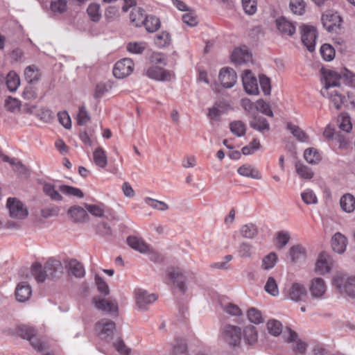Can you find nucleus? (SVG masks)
<instances>
[{
    "label": "nucleus",
    "instance_id": "1",
    "mask_svg": "<svg viewBox=\"0 0 355 355\" xmlns=\"http://www.w3.org/2000/svg\"><path fill=\"white\" fill-rule=\"evenodd\" d=\"M332 286L339 293L355 298V275L337 272L333 277Z\"/></svg>",
    "mask_w": 355,
    "mask_h": 355
},
{
    "label": "nucleus",
    "instance_id": "2",
    "mask_svg": "<svg viewBox=\"0 0 355 355\" xmlns=\"http://www.w3.org/2000/svg\"><path fill=\"white\" fill-rule=\"evenodd\" d=\"M241 328L232 324H225L220 330V337L230 347H239L241 343Z\"/></svg>",
    "mask_w": 355,
    "mask_h": 355
},
{
    "label": "nucleus",
    "instance_id": "3",
    "mask_svg": "<svg viewBox=\"0 0 355 355\" xmlns=\"http://www.w3.org/2000/svg\"><path fill=\"white\" fill-rule=\"evenodd\" d=\"M285 298L295 302H306L308 291L306 286L298 282L291 284L284 290Z\"/></svg>",
    "mask_w": 355,
    "mask_h": 355
},
{
    "label": "nucleus",
    "instance_id": "4",
    "mask_svg": "<svg viewBox=\"0 0 355 355\" xmlns=\"http://www.w3.org/2000/svg\"><path fill=\"white\" fill-rule=\"evenodd\" d=\"M320 93L323 97L329 100L330 104L336 110H340L342 105L345 102L347 103L340 87L322 89Z\"/></svg>",
    "mask_w": 355,
    "mask_h": 355
},
{
    "label": "nucleus",
    "instance_id": "5",
    "mask_svg": "<svg viewBox=\"0 0 355 355\" xmlns=\"http://www.w3.org/2000/svg\"><path fill=\"white\" fill-rule=\"evenodd\" d=\"M309 291L311 298L314 300H322L326 297L327 284L322 277H314L309 284Z\"/></svg>",
    "mask_w": 355,
    "mask_h": 355
},
{
    "label": "nucleus",
    "instance_id": "6",
    "mask_svg": "<svg viewBox=\"0 0 355 355\" xmlns=\"http://www.w3.org/2000/svg\"><path fill=\"white\" fill-rule=\"evenodd\" d=\"M300 28L303 44L308 51L313 52L315 50L318 36L316 28L307 24L302 25Z\"/></svg>",
    "mask_w": 355,
    "mask_h": 355
},
{
    "label": "nucleus",
    "instance_id": "7",
    "mask_svg": "<svg viewBox=\"0 0 355 355\" xmlns=\"http://www.w3.org/2000/svg\"><path fill=\"white\" fill-rule=\"evenodd\" d=\"M284 337L286 342L295 343L292 347L293 352L296 355H304L306 352L307 344L298 338L297 334L291 328L284 331Z\"/></svg>",
    "mask_w": 355,
    "mask_h": 355
},
{
    "label": "nucleus",
    "instance_id": "8",
    "mask_svg": "<svg viewBox=\"0 0 355 355\" xmlns=\"http://www.w3.org/2000/svg\"><path fill=\"white\" fill-rule=\"evenodd\" d=\"M6 207L12 218L21 220L28 216V212L26 207L16 198H8Z\"/></svg>",
    "mask_w": 355,
    "mask_h": 355
},
{
    "label": "nucleus",
    "instance_id": "9",
    "mask_svg": "<svg viewBox=\"0 0 355 355\" xmlns=\"http://www.w3.org/2000/svg\"><path fill=\"white\" fill-rule=\"evenodd\" d=\"M164 67L150 64L146 69L145 74L149 78L158 81L171 80L173 78L174 74L172 71L165 69Z\"/></svg>",
    "mask_w": 355,
    "mask_h": 355
},
{
    "label": "nucleus",
    "instance_id": "10",
    "mask_svg": "<svg viewBox=\"0 0 355 355\" xmlns=\"http://www.w3.org/2000/svg\"><path fill=\"white\" fill-rule=\"evenodd\" d=\"M322 23L329 32H336L340 27L342 19L336 12L329 10L322 15Z\"/></svg>",
    "mask_w": 355,
    "mask_h": 355
},
{
    "label": "nucleus",
    "instance_id": "11",
    "mask_svg": "<svg viewBox=\"0 0 355 355\" xmlns=\"http://www.w3.org/2000/svg\"><path fill=\"white\" fill-rule=\"evenodd\" d=\"M116 329L115 323L108 319H102L95 326V331L98 336L103 340L112 338Z\"/></svg>",
    "mask_w": 355,
    "mask_h": 355
},
{
    "label": "nucleus",
    "instance_id": "12",
    "mask_svg": "<svg viewBox=\"0 0 355 355\" xmlns=\"http://www.w3.org/2000/svg\"><path fill=\"white\" fill-rule=\"evenodd\" d=\"M334 264V261L332 257L325 252H322L319 254L316 260L315 271L321 275H324L331 272Z\"/></svg>",
    "mask_w": 355,
    "mask_h": 355
},
{
    "label": "nucleus",
    "instance_id": "13",
    "mask_svg": "<svg viewBox=\"0 0 355 355\" xmlns=\"http://www.w3.org/2000/svg\"><path fill=\"white\" fill-rule=\"evenodd\" d=\"M133 70V61L130 58H123L115 64L113 74L117 78H123L130 75Z\"/></svg>",
    "mask_w": 355,
    "mask_h": 355
},
{
    "label": "nucleus",
    "instance_id": "14",
    "mask_svg": "<svg viewBox=\"0 0 355 355\" xmlns=\"http://www.w3.org/2000/svg\"><path fill=\"white\" fill-rule=\"evenodd\" d=\"M19 335L24 338L31 342L32 347L39 351L42 352L45 349V343L41 342L35 337L36 330L30 327H23L19 330Z\"/></svg>",
    "mask_w": 355,
    "mask_h": 355
},
{
    "label": "nucleus",
    "instance_id": "15",
    "mask_svg": "<svg viewBox=\"0 0 355 355\" xmlns=\"http://www.w3.org/2000/svg\"><path fill=\"white\" fill-rule=\"evenodd\" d=\"M166 275L168 279L175 285L181 292H186L185 277L180 268L178 267H170L166 270Z\"/></svg>",
    "mask_w": 355,
    "mask_h": 355
},
{
    "label": "nucleus",
    "instance_id": "16",
    "mask_svg": "<svg viewBox=\"0 0 355 355\" xmlns=\"http://www.w3.org/2000/svg\"><path fill=\"white\" fill-rule=\"evenodd\" d=\"M157 299L155 294H149L144 290L138 289L135 291L136 304L140 310H146L148 306L155 302Z\"/></svg>",
    "mask_w": 355,
    "mask_h": 355
},
{
    "label": "nucleus",
    "instance_id": "17",
    "mask_svg": "<svg viewBox=\"0 0 355 355\" xmlns=\"http://www.w3.org/2000/svg\"><path fill=\"white\" fill-rule=\"evenodd\" d=\"M242 82L245 92L249 95L259 94L257 78L252 76L251 71L245 70L242 76Z\"/></svg>",
    "mask_w": 355,
    "mask_h": 355
},
{
    "label": "nucleus",
    "instance_id": "18",
    "mask_svg": "<svg viewBox=\"0 0 355 355\" xmlns=\"http://www.w3.org/2000/svg\"><path fill=\"white\" fill-rule=\"evenodd\" d=\"M275 25L282 35L293 36L296 32L295 23L285 17H279L276 19Z\"/></svg>",
    "mask_w": 355,
    "mask_h": 355
},
{
    "label": "nucleus",
    "instance_id": "19",
    "mask_svg": "<svg viewBox=\"0 0 355 355\" xmlns=\"http://www.w3.org/2000/svg\"><path fill=\"white\" fill-rule=\"evenodd\" d=\"M237 76L235 71L229 67L223 68L219 73V80L226 88L232 87L236 83Z\"/></svg>",
    "mask_w": 355,
    "mask_h": 355
},
{
    "label": "nucleus",
    "instance_id": "20",
    "mask_svg": "<svg viewBox=\"0 0 355 355\" xmlns=\"http://www.w3.org/2000/svg\"><path fill=\"white\" fill-rule=\"evenodd\" d=\"M93 302L96 308L99 310L110 313L118 311V304L114 300L101 299L99 297H95L93 298Z\"/></svg>",
    "mask_w": 355,
    "mask_h": 355
},
{
    "label": "nucleus",
    "instance_id": "21",
    "mask_svg": "<svg viewBox=\"0 0 355 355\" xmlns=\"http://www.w3.org/2000/svg\"><path fill=\"white\" fill-rule=\"evenodd\" d=\"M232 61L236 64H241L251 61L252 54L246 46L236 48L231 55Z\"/></svg>",
    "mask_w": 355,
    "mask_h": 355
},
{
    "label": "nucleus",
    "instance_id": "22",
    "mask_svg": "<svg viewBox=\"0 0 355 355\" xmlns=\"http://www.w3.org/2000/svg\"><path fill=\"white\" fill-rule=\"evenodd\" d=\"M348 244L347 237L340 232L335 233L331 237V245L333 250L338 254H343Z\"/></svg>",
    "mask_w": 355,
    "mask_h": 355
},
{
    "label": "nucleus",
    "instance_id": "23",
    "mask_svg": "<svg viewBox=\"0 0 355 355\" xmlns=\"http://www.w3.org/2000/svg\"><path fill=\"white\" fill-rule=\"evenodd\" d=\"M47 278H54L62 273L63 268L60 261L49 259L44 264Z\"/></svg>",
    "mask_w": 355,
    "mask_h": 355
},
{
    "label": "nucleus",
    "instance_id": "24",
    "mask_svg": "<svg viewBox=\"0 0 355 355\" xmlns=\"http://www.w3.org/2000/svg\"><path fill=\"white\" fill-rule=\"evenodd\" d=\"M32 295V288L26 282L17 284L15 289V297L19 302H24L29 300Z\"/></svg>",
    "mask_w": 355,
    "mask_h": 355
},
{
    "label": "nucleus",
    "instance_id": "25",
    "mask_svg": "<svg viewBox=\"0 0 355 355\" xmlns=\"http://www.w3.org/2000/svg\"><path fill=\"white\" fill-rule=\"evenodd\" d=\"M324 87L322 89L340 87V76L338 73L331 70L323 71Z\"/></svg>",
    "mask_w": 355,
    "mask_h": 355
},
{
    "label": "nucleus",
    "instance_id": "26",
    "mask_svg": "<svg viewBox=\"0 0 355 355\" xmlns=\"http://www.w3.org/2000/svg\"><path fill=\"white\" fill-rule=\"evenodd\" d=\"M44 194L53 201H62L63 198L60 193L58 186L52 182H44L42 186Z\"/></svg>",
    "mask_w": 355,
    "mask_h": 355
},
{
    "label": "nucleus",
    "instance_id": "27",
    "mask_svg": "<svg viewBox=\"0 0 355 355\" xmlns=\"http://www.w3.org/2000/svg\"><path fill=\"white\" fill-rule=\"evenodd\" d=\"M245 344L254 345L258 341V331L251 324L245 326L242 332Z\"/></svg>",
    "mask_w": 355,
    "mask_h": 355
},
{
    "label": "nucleus",
    "instance_id": "28",
    "mask_svg": "<svg viewBox=\"0 0 355 355\" xmlns=\"http://www.w3.org/2000/svg\"><path fill=\"white\" fill-rule=\"evenodd\" d=\"M237 173L243 177L250 178L255 180L261 178V173L250 164H243L237 169Z\"/></svg>",
    "mask_w": 355,
    "mask_h": 355
},
{
    "label": "nucleus",
    "instance_id": "29",
    "mask_svg": "<svg viewBox=\"0 0 355 355\" xmlns=\"http://www.w3.org/2000/svg\"><path fill=\"white\" fill-rule=\"evenodd\" d=\"M340 205L345 212H353L355 210V197L350 193L343 195L340 198Z\"/></svg>",
    "mask_w": 355,
    "mask_h": 355
},
{
    "label": "nucleus",
    "instance_id": "30",
    "mask_svg": "<svg viewBox=\"0 0 355 355\" xmlns=\"http://www.w3.org/2000/svg\"><path fill=\"white\" fill-rule=\"evenodd\" d=\"M127 242L130 248L141 253H145L149 250L148 245L140 238L129 236L127 239Z\"/></svg>",
    "mask_w": 355,
    "mask_h": 355
},
{
    "label": "nucleus",
    "instance_id": "31",
    "mask_svg": "<svg viewBox=\"0 0 355 355\" xmlns=\"http://www.w3.org/2000/svg\"><path fill=\"white\" fill-rule=\"evenodd\" d=\"M145 15L144 11L139 7H135L130 14V23L137 27L141 26L144 22Z\"/></svg>",
    "mask_w": 355,
    "mask_h": 355
},
{
    "label": "nucleus",
    "instance_id": "32",
    "mask_svg": "<svg viewBox=\"0 0 355 355\" xmlns=\"http://www.w3.org/2000/svg\"><path fill=\"white\" fill-rule=\"evenodd\" d=\"M66 266L70 273L76 277H82L85 275V269L83 265L76 259L67 261Z\"/></svg>",
    "mask_w": 355,
    "mask_h": 355
},
{
    "label": "nucleus",
    "instance_id": "33",
    "mask_svg": "<svg viewBox=\"0 0 355 355\" xmlns=\"http://www.w3.org/2000/svg\"><path fill=\"white\" fill-rule=\"evenodd\" d=\"M289 9L295 15H304L306 12V3L304 0H290Z\"/></svg>",
    "mask_w": 355,
    "mask_h": 355
},
{
    "label": "nucleus",
    "instance_id": "34",
    "mask_svg": "<svg viewBox=\"0 0 355 355\" xmlns=\"http://www.w3.org/2000/svg\"><path fill=\"white\" fill-rule=\"evenodd\" d=\"M289 255L293 262H300L305 259L306 250L302 245H293L289 250Z\"/></svg>",
    "mask_w": 355,
    "mask_h": 355
},
{
    "label": "nucleus",
    "instance_id": "35",
    "mask_svg": "<svg viewBox=\"0 0 355 355\" xmlns=\"http://www.w3.org/2000/svg\"><path fill=\"white\" fill-rule=\"evenodd\" d=\"M93 159L94 164L100 168H105L107 164L106 153L101 147L97 148L94 151Z\"/></svg>",
    "mask_w": 355,
    "mask_h": 355
},
{
    "label": "nucleus",
    "instance_id": "36",
    "mask_svg": "<svg viewBox=\"0 0 355 355\" xmlns=\"http://www.w3.org/2000/svg\"><path fill=\"white\" fill-rule=\"evenodd\" d=\"M251 128L261 132L264 130H269L270 125L267 120L262 116H254L253 119L250 122Z\"/></svg>",
    "mask_w": 355,
    "mask_h": 355
},
{
    "label": "nucleus",
    "instance_id": "37",
    "mask_svg": "<svg viewBox=\"0 0 355 355\" xmlns=\"http://www.w3.org/2000/svg\"><path fill=\"white\" fill-rule=\"evenodd\" d=\"M68 215L76 222H80L85 219L87 212L85 209L80 206H73L68 210Z\"/></svg>",
    "mask_w": 355,
    "mask_h": 355
},
{
    "label": "nucleus",
    "instance_id": "38",
    "mask_svg": "<svg viewBox=\"0 0 355 355\" xmlns=\"http://www.w3.org/2000/svg\"><path fill=\"white\" fill-rule=\"evenodd\" d=\"M85 207L89 214L98 218L104 216L107 208L106 205L103 203L86 204Z\"/></svg>",
    "mask_w": 355,
    "mask_h": 355
},
{
    "label": "nucleus",
    "instance_id": "39",
    "mask_svg": "<svg viewBox=\"0 0 355 355\" xmlns=\"http://www.w3.org/2000/svg\"><path fill=\"white\" fill-rule=\"evenodd\" d=\"M45 270L44 266H42L38 263H34L31 267V273L37 282H43L47 279Z\"/></svg>",
    "mask_w": 355,
    "mask_h": 355
},
{
    "label": "nucleus",
    "instance_id": "40",
    "mask_svg": "<svg viewBox=\"0 0 355 355\" xmlns=\"http://www.w3.org/2000/svg\"><path fill=\"white\" fill-rule=\"evenodd\" d=\"M25 78L29 83H35L39 80L40 73L38 68L35 65L28 66L24 71Z\"/></svg>",
    "mask_w": 355,
    "mask_h": 355
},
{
    "label": "nucleus",
    "instance_id": "41",
    "mask_svg": "<svg viewBox=\"0 0 355 355\" xmlns=\"http://www.w3.org/2000/svg\"><path fill=\"white\" fill-rule=\"evenodd\" d=\"M58 189L61 193L67 196H74L78 198H83L84 197L83 192L76 187L61 184L58 186Z\"/></svg>",
    "mask_w": 355,
    "mask_h": 355
},
{
    "label": "nucleus",
    "instance_id": "42",
    "mask_svg": "<svg viewBox=\"0 0 355 355\" xmlns=\"http://www.w3.org/2000/svg\"><path fill=\"white\" fill-rule=\"evenodd\" d=\"M305 160L311 164H316L321 160V156L317 149L309 148L304 153Z\"/></svg>",
    "mask_w": 355,
    "mask_h": 355
},
{
    "label": "nucleus",
    "instance_id": "43",
    "mask_svg": "<svg viewBox=\"0 0 355 355\" xmlns=\"http://www.w3.org/2000/svg\"><path fill=\"white\" fill-rule=\"evenodd\" d=\"M241 234L246 239H252L258 234V228L254 223H248L241 227Z\"/></svg>",
    "mask_w": 355,
    "mask_h": 355
},
{
    "label": "nucleus",
    "instance_id": "44",
    "mask_svg": "<svg viewBox=\"0 0 355 355\" xmlns=\"http://www.w3.org/2000/svg\"><path fill=\"white\" fill-rule=\"evenodd\" d=\"M6 83L10 92H15L20 85L19 78L15 72L10 71L6 76Z\"/></svg>",
    "mask_w": 355,
    "mask_h": 355
},
{
    "label": "nucleus",
    "instance_id": "45",
    "mask_svg": "<svg viewBox=\"0 0 355 355\" xmlns=\"http://www.w3.org/2000/svg\"><path fill=\"white\" fill-rule=\"evenodd\" d=\"M148 32H155L160 27V21L155 16L149 15L145 17L143 24Z\"/></svg>",
    "mask_w": 355,
    "mask_h": 355
},
{
    "label": "nucleus",
    "instance_id": "46",
    "mask_svg": "<svg viewBox=\"0 0 355 355\" xmlns=\"http://www.w3.org/2000/svg\"><path fill=\"white\" fill-rule=\"evenodd\" d=\"M266 327L269 334L274 336H278L282 332V324L279 320H269L267 322Z\"/></svg>",
    "mask_w": 355,
    "mask_h": 355
},
{
    "label": "nucleus",
    "instance_id": "47",
    "mask_svg": "<svg viewBox=\"0 0 355 355\" xmlns=\"http://www.w3.org/2000/svg\"><path fill=\"white\" fill-rule=\"evenodd\" d=\"M295 170L297 175L304 179L310 180L314 175L311 168L302 164L297 163L295 164Z\"/></svg>",
    "mask_w": 355,
    "mask_h": 355
},
{
    "label": "nucleus",
    "instance_id": "48",
    "mask_svg": "<svg viewBox=\"0 0 355 355\" xmlns=\"http://www.w3.org/2000/svg\"><path fill=\"white\" fill-rule=\"evenodd\" d=\"M154 41L157 47L164 48L169 45L171 36L168 33L163 31L155 35Z\"/></svg>",
    "mask_w": 355,
    "mask_h": 355
},
{
    "label": "nucleus",
    "instance_id": "49",
    "mask_svg": "<svg viewBox=\"0 0 355 355\" xmlns=\"http://www.w3.org/2000/svg\"><path fill=\"white\" fill-rule=\"evenodd\" d=\"M247 317L250 322L255 324H261L264 321L261 313L255 308H250L248 311Z\"/></svg>",
    "mask_w": 355,
    "mask_h": 355
},
{
    "label": "nucleus",
    "instance_id": "50",
    "mask_svg": "<svg viewBox=\"0 0 355 355\" xmlns=\"http://www.w3.org/2000/svg\"><path fill=\"white\" fill-rule=\"evenodd\" d=\"M87 14L94 21H98L101 17L100 5L98 3H91L87 10Z\"/></svg>",
    "mask_w": 355,
    "mask_h": 355
},
{
    "label": "nucleus",
    "instance_id": "51",
    "mask_svg": "<svg viewBox=\"0 0 355 355\" xmlns=\"http://www.w3.org/2000/svg\"><path fill=\"white\" fill-rule=\"evenodd\" d=\"M150 63L151 65L166 67L167 64L166 56L162 53L155 52L150 56Z\"/></svg>",
    "mask_w": 355,
    "mask_h": 355
},
{
    "label": "nucleus",
    "instance_id": "52",
    "mask_svg": "<svg viewBox=\"0 0 355 355\" xmlns=\"http://www.w3.org/2000/svg\"><path fill=\"white\" fill-rule=\"evenodd\" d=\"M302 201L306 205H314L318 202V198L314 191L310 189H305L301 193Z\"/></svg>",
    "mask_w": 355,
    "mask_h": 355
},
{
    "label": "nucleus",
    "instance_id": "53",
    "mask_svg": "<svg viewBox=\"0 0 355 355\" xmlns=\"http://www.w3.org/2000/svg\"><path fill=\"white\" fill-rule=\"evenodd\" d=\"M222 309L226 313L232 316H240L242 315V311L239 306L231 302L222 304Z\"/></svg>",
    "mask_w": 355,
    "mask_h": 355
},
{
    "label": "nucleus",
    "instance_id": "54",
    "mask_svg": "<svg viewBox=\"0 0 355 355\" xmlns=\"http://www.w3.org/2000/svg\"><path fill=\"white\" fill-rule=\"evenodd\" d=\"M287 129L290 130L292 135L299 141H304L306 139L305 132L297 125L292 123H287Z\"/></svg>",
    "mask_w": 355,
    "mask_h": 355
},
{
    "label": "nucleus",
    "instance_id": "55",
    "mask_svg": "<svg viewBox=\"0 0 355 355\" xmlns=\"http://www.w3.org/2000/svg\"><path fill=\"white\" fill-rule=\"evenodd\" d=\"M230 128L231 132L237 137H242L245 134V125L241 121L232 122Z\"/></svg>",
    "mask_w": 355,
    "mask_h": 355
},
{
    "label": "nucleus",
    "instance_id": "56",
    "mask_svg": "<svg viewBox=\"0 0 355 355\" xmlns=\"http://www.w3.org/2000/svg\"><path fill=\"white\" fill-rule=\"evenodd\" d=\"M290 234L287 231H279L276 234L277 247L279 248H284L290 240Z\"/></svg>",
    "mask_w": 355,
    "mask_h": 355
},
{
    "label": "nucleus",
    "instance_id": "57",
    "mask_svg": "<svg viewBox=\"0 0 355 355\" xmlns=\"http://www.w3.org/2000/svg\"><path fill=\"white\" fill-rule=\"evenodd\" d=\"M320 53L322 58L326 61H331L335 57V50L329 44H324L321 46Z\"/></svg>",
    "mask_w": 355,
    "mask_h": 355
},
{
    "label": "nucleus",
    "instance_id": "58",
    "mask_svg": "<svg viewBox=\"0 0 355 355\" xmlns=\"http://www.w3.org/2000/svg\"><path fill=\"white\" fill-rule=\"evenodd\" d=\"M244 12L248 15H253L257 10V0H241Z\"/></svg>",
    "mask_w": 355,
    "mask_h": 355
},
{
    "label": "nucleus",
    "instance_id": "59",
    "mask_svg": "<svg viewBox=\"0 0 355 355\" xmlns=\"http://www.w3.org/2000/svg\"><path fill=\"white\" fill-rule=\"evenodd\" d=\"M255 110L259 111L268 116H273V112L270 108V106L262 99H259L256 101Z\"/></svg>",
    "mask_w": 355,
    "mask_h": 355
},
{
    "label": "nucleus",
    "instance_id": "60",
    "mask_svg": "<svg viewBox=\"0 0 355 355\" xmlns=\"http://www.w3.org/2000/svg\"><path fill=\"white\" fill-rule=\"evenodd\" d=\"M264 288L265 291L272 296H277L279 295L277 282L272 277H268Z\"/></svg>",
    "mask_w": 355,
    "mask_h": 355
},
{
    "label": "nucleus",
    "instance_id": "61",
    "mask_svg": "<svg viewBox=\"0 0 355 355\" xmlns=\"http://www.w3.org/2000/svg\"><path fill=\"white\" fill-rule=\"evenodd\" d=\"M277 257L275 253L270 252L267 256H266L262 260V268L264 270H269L272 268L276 262H277Z\"/></svg>",
    "mask_w": 355,
    "mask_h": 355
},
{
    "label": "nucleus",
    "instance_id": "62",
    "mask_svg": "<svg viewBox=\"0 0 355 355\" xmlns=\"http://www.w3.org/2000/svg\"><path fill=\"white\" fill-rule=\"evenodd\" d=\"M51 10L53 12L63 13L67 9L66 0H55L51 3Z\"/></svg>",
    "mask_w": 355,
    "mask_h": 355
},
{
    "label": "nucleus",
    "instance_id": "63",
    "mask_svg": "<svg viewBox=\"0 0 355 355\" xmlns=\"http://www.w3.org/2000/svg\"><path fill=\"white\" fill-rule=\"evenodd\" d=\"M261 147L259 140L254 139L248 146L242 148V153L245 155L253 154L256 150H259Z\"/></svg>",
    "mask_w": 355,
    "mask_h": 355
},
{
    "label": "nucleus",
    "instance_id": "64",
    "mask_svg": "<svg viewBox=\"0 0 355 355\" xmlns=\"http://www.w3.org/2000/svg\"><path fill=\"white\" fill-rule=\"evenodd\" d=\"M187 347L185 342L182 339H176L173 344V354L174 355H180L185 354Z\"/></svg>",
    "mask_w": 355,
    "mask_h": 355
}]
</instances>
